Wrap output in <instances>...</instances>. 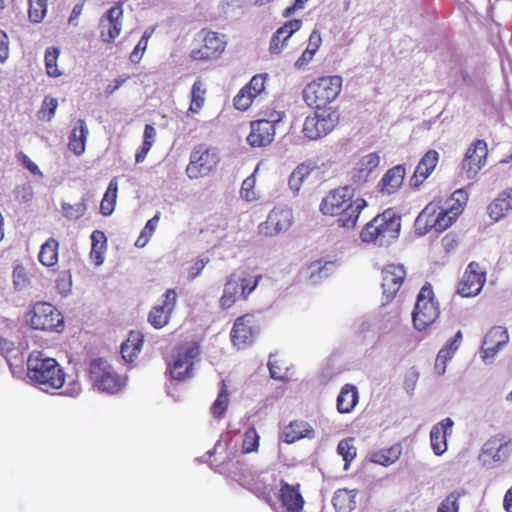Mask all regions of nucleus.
I'll return each instance as SVG.
<instances>
[{
  "instance_id": "f257e3e1",
  "label": "nucleus",
  "mask_w": 512,
  "mask_h": 512,
  "mask_svg": "<svg viewBox=\"0 0 512 512\" xmlns=\"http://www.w3.org/2000/svg\"><path fill=\"white\" fill-rule=\"evenodd\" d=\"M366 206V200L360 197L353 199V190L344 186L331 191L323 198L320 210L324 215H337L340 227L353 228Z\"/></svg>"
},
{
  "instance_id": "f03ea898",
  "label": "nucleus",
  "mask_w": 512,
  "mask_h": 512,
  "mask_svg": "<svg viewBox=\"0 0 512 512\" xmlns=\"http://www.w3.org/2000/svg\"><path fill=\"white\" fill-rule=\"evenodd\" d=\"M342 88V78L337 75L324 76L313 80L303 90L305 103L315 109L327 108L326 105L337 98Z\"/></svg>"
},
{
  "instance_id": "7ed1b4c3",
  "label": "nucleus",
  "mask_w": 512,
  "mask_h": 512,
  "mask_svg": "<svg viewBox=\"0 0 512 512\" xmlns=\"http://www.w3.org/2000/svg\"><path fill=\"white\" fill-rule=\"evenodd\" d=\"M240 484L268 505H273V496L278 488L277 477L268 471H247L239 477Z\"/></svg>"
},
{
  "instance_id": "20e7f679",
  "label": "nucleus",
  "mask_w": 512,
  "mask_h": 512,
  "mask_svg": "<svg viewBox=\"0 0 512 512\" xmlns=\"http://www.w3.org/2000/svg\"><path fill=\"white\" fill-rule=\"evenodd\" d=\"M201 350L197 342H186L175 352L173 362L169 365V373L174 380L185 381L192 377L193 366L199 360Z\"/></svg>"
},
{
  "instance_id": "39448f33",
  "label": "nucleus",
  "mask_w": 512,
  "mask_h": 512,
  "mask_svg": "<svg viewBox=\"0 0 512 512\" xmlns=\"http://www.w3.org/2000/svg\"><path fill=\"white\" fill-rule=\"evenodd\" d=\"M439 316V308L434 301L432 286L426 283L417 296L412 320L415 329L422 331L431 325Z\"/></svg>"
},
{
  "instance_id": "423d86ee",
  "label": "nucleus",
  "mask_w": 512,
  "mask_h": 512,
  "mask_svg": "<svg viewBox=\"0 0 512 512\" xmlns=\"http://www.w3.org/2000/svg\"><path fill=\"white\" fill-rule=\"evenodd\" d=\"M339 114L331 107L316 109L307 116L303 124V134L310 140H318L329 134L337 125Z\"/></svg>"
},
{
  "instance_id": "0eeeda50",
  "label": "nucleus",
  "mask_w": 512,
  "mask_h": 512,
  "mask_svg": "<svg viewBox=\"0 0 512 512\" xmlns=\"http://www.w3.org/2000/svg\"><path fill=\"white\" fill-rule=\"evenodd\" d=\"M220 157L216 148L205 144L197 145L190 154L186 168L187 176L191 179L207 176L219 163Z\"/></svg>"
},
{
  "instance_id": "6e6552de",
  "label": "nucleus",
  "mask_w": 512,
  "mask_h": 512,
  "mask_svg": "<svg viewBox=\"0 0 512 512\" xmlns=\"http://www.w3.org/2000/svg\"><path fill=\"white\" fill-rule=\"evenodd\" d=\"M278 493L273 496V505H269L275 512H303L305 499L299 483L289 484L279 481Z\"/></svg>"
},
{
  "instance_id": "1a4fd4ad",
  "label": "nucleus",
  "mask_w": 512,
  "mask_h": 512,
  "mask_svg": "<svg viewBox=\"0 0 512 512\" xmlns=\"http://www.w3.org/2000/svg\"><path fill=\"white\" fill-rule=\"evenodd\" d=\"M460 205L452 206L450 209H440L437 213L432 205H428L418 216L416 224L419 225L425 219V232L434 228L442 232L449 228L460 214Z\"/></svg>"
},
{
  "instance_id": "9d476101",
  "label": "nucleus",
  "mask_w": 512,
  "mask_h": 512,
  "mask_svg": "<svg viewBox=\"0 0 512 512\" xmlns=\"http://www.w3.org/2000/svg\"><path fill=\"white\" fill-rule=\"evenodd\" d=\"M65 373L53 358L34 354V384H64Z\"/></svg>"
},
{
  "instance_id": "9b49d317",
  "label": "nucleus",
  "mask_w": 512,
  "mask_h": 512,
  "mask_svg": "<svg viewBox=\"0 0 512 512\" xmlns=\"http://www.w3.org/2000/svg\"><path fill=\"white\" fill-rule=\"evenodd\" d=\"M511 452V439L503 434H497L488 439L480 454V460L485 466L492 467L506 460Z\"/></svg>"
},
{
  "instance_id": "f8f14e48",
  "label": "nucleus",
  "mask_w": 512,
  "mask_h": 512,
  "mask_svg": "<svg viewBox=\"0 0 512 512\" xmlns=\"http://www.w3.org/2000/svg\"><path fill=\"white\" fill-rule=\"evenodd\" d=\"M488 155L487 143L484 140H475L466 150L461 162V169L468 180H473L485 166Z\"/></svg>"
},
{
  "instance_id": "ddd939ff",
  "label": "nucleus",
  "mask_w": 512,
  "mask_h": 512,
  "mask_svg": "<svg viewBox=\"0 0 512 512\" xmlns=\"http://www.w3.org/2000/svg\"><path fill=\"white\" fill-rule=\"evenodd\" d=\"M64 327L60 312L47 302L34 303V330L59 332Z\"/></svg>"
},
{
  "instance_id": "4468645a",
  "label": "nucleus",
  "mask_w": 512,
  "mask_h": 512,
  "mask_svg": "<svg viewBox=\"0 0 512 512\" xmlns=\"http://www.w3.org/2000/svg\"><path fill=\"white\" fill-rule=\"evenodd\" d=\"M486 282V273L479 264L471 262L458 285V293L462 297H473L478 295Z\"/></svg>"
},
{
  "instance_id": "2eb2a0df",
  "label": "nucleus",
  "mask_w": 512,
  "mask_h": 512,
  "mask_svg": "<svg viewBox=\"0 0 512 512\" xmlns=\"http://www.w3.org/2000/svg\"><path fill=\"white\" fill-rule=\"evenodd\" d=\"M123 9L121 4L112 6L100 21V37L106 43H112L122 30Z\"/></svg>"
},
{
  "instance_id": "dca6fc26",
  "label": "nucleus",
  "mask_w": 512,
  "mask_h": 512,
  "mask_svg": "<svg viewBox=\"0 0 512 512\" xmlns=\"http://www.w3.org/2000/svg\"><path fill=\"white\" fill-rule=\"evenodd\" d=\"M374 219L380 228V246H389L399 236L401 217L387 210Z\"/></svg>"
},
{
  "instance_id": "f3484780",
  "label": "nucleus",
  "mask_w": 512,
  "mask_h": 512,
  "mask_svg": "<svg viewBox=\"0 0 512 512\" xmlns=\"http://www.w3.org/2000/svg\"><path fill=\"white\" fill-rule=\"evenodd\" d=\"M163 297L162 304L154 306L148 315L149 323L156 329L163 328L168 323L177 302L175 289H168Z\"/></svg>"
},
{
  "instance_id": "a211bd4d",
  "label": "nucleus",
  "mask_w": 512,
  "mask_h": 512,
  "mask_svg": "<svg viewBox=\"0 0 512 512\" xmlns=\"http://www.w3.org/2000/svg\"><path fill=\"white\" fill-rule=\"evenodd\" d=\"M292 214L288 209H273L267 220L259 225L260 234L274 236L289 229Z\"/></svg>"
},
{
  "instance_id": "6ab92c4d",
  "label": "nucleus",
  "mask_w": 512,
  "mask_h": 512,
  "mask_svg": "<svg viewBox=\"0 0 512 512\" xmlns=\"http://www.w3.org/2000/svg\"><path fill=\"white\" fill-rule=\"evenodd\" d=\"M406 272L403 265L389 264L382 270V288L387 301L391 300L400 289Z\"/></svg>"
},
{
  "instance_id": "aec40b11",
  "label": "nucleus",
  "mask_w": 512,
  "mask_h": 512,
  "mask_svg": "<svg viewBox=\"0 0 512 512\" xmlns=\"http://www.w3.org/2000/svg\"><path fill=\"white\" fill-rule=\"evenodd\" d=\"M203 42L204 44L200 49L191 52V57L194 60L215 58L225 49V41L216 32H207Z\"/></svg>"
},
{
  "instance_id": "412c9836",
  "label": "nucleus",
  "mask_w": 512,
  "mask_h": 512,
  "mask_svg": "<svg viewBox=\"0 0 512 512\" xmlns=\"http://www.w3.org/2000/svg\"><path fill=\"white\" fill-rule=\"evenodd\" d=\"M301 26L302 20L292 19L279 27L271 37L269 46L270 53L280 54L287 46V41L301 28Z\"/></svg>"
},
{
  "instance_id": "4be33fe9",
  "label": "nucleus",
  "mask_w": 512,
  "mask_h": 512,
  "mask_svg": "<svg viewBox=\"0 0 512 512\" xmlns=\"http://www.w3.org/2000/svg\"><path fill=\"white\" fill-rule=\"evenodd\" d=\"M253 316L250 314L238 317L231 330V340L234 345L242 347L252 342L255 329L253 327Z\"/></svg>"
},
{
  "instance_id": "5701e85b",
  "label": "nucleus",
  "mask_w": 512,
  "mask_h": 512,
  "mask_svg": "<svg viewBox=\"0 0 512 512\" xmlns=\"http://www.w3.org/2000/svg\"><path fill=\"white\" fill-rule=\"evenodd\" d=\"M89 379L92 384H119L112 366L103 358L91 360Z\"/></svg>"
},
{
  "instance_id": "b1692460",
  "label": "nucleus",
  "mask_w": 512,
  "mask_h": 512,
  "mask_svg": "<svg viewBox=\"0 0 512 512\" xmlns=\"http://www.w3.org/2000/svg\"><path fill=\"white\" fill-rule=\"evenodd\" d=\"M439 161V153L436 150L427 151L419 161L410 179L412 187H419L434 171Z\"/></svg>"
},
{
  "instance_id": "393cba45",
  "label": "nucleus",
  "mask_w": 512,
  "mask_h": 512,
  "mask_svg": "<svg viewBox=\"0 0 512 512\" xmlns=\"http://www.w3.org/2000/svg\"><path fill=\"white\" fill-rule=\"evenodd\" d=\"M315 430L307 421L296 419L286 425L281 432V439L287 444H292L303 438L311 439Z\"/></svg>"
},
{
  "instance_id": "a878e982",
  "label": "nucleus",
  "mask_w": 512,
  "mask_h": 512,
  "mask_svg": "<svg viewBox=\"0 0 512 512\" xmlns=\"http://www.w3.org/2000/svg\"><path fill=\"white\" fill-rule=\"evenodd\" d=\"M275 131L270 122H264L260 119L253 121L251 123V132L247 136V142L252 147L266 146L274 140Z\"/></svg>"
},
{
  "instance_id": "bb28decb",
  "label": "nucleus",
  "mask_w": 512,
  "mask_h": 512,
  "mask_svg": "<svg viewBox=\"0 0 512 512\" xmlns=\"http://www.w3.org/2000/svg\"><path fill=\"white\" fill-rule=\"evenodd\" d=\"M453 421L451 418H445L436 425H434L430 431V443L433 452L440 456L447 450V431L452 428Z\"/></svg>"
},
{
  "instance_id": "cd10ccee",
  "label": "nucleus",
  "mask_w": 512,
  "mask_h": 512,
  "mask_svg": "<svg viewBox=\"0 0 512 512\" xmlns=\"http://www.w3.org/2000/svg\"><path fill=\"white\" fill-rule=\"evenodd\" d=\"M405 173V168L402 165H396L389 169L378 184L381 193L390 195L397 191L403 184Z\"/></svg>"
},
{
  "instance_id": "c85d7f7f",
  "label": "nucleus",
  "mask_w": 512,
  "mask_h": 512,
  "mask_svg": "<svg viewBox=\"0 0 512 512\" xmlns=\"http://www.w3.org/2000/svg\"><path fill=\"white\" fill-rule=\"evenodd\" d=\"M241 279L236 273L230 274L224 284L223 294L219 300L222 309L231 308L240 297Z\"/></svg>"
},
{
  "instance_id": "c756f323",
  "label": "nucleus",
  "mask_w": 512,
  "mask_h": 512,
  "mask_svg": "<svg viewBox=\"0 0 512 512\" xmlns=\"http://www.w3.org/2000/svg\"><path fill=\"white\" fill-rule=\"evenodd\" d=\"M463 339V334L459 330L454 337L448 341V343L440 349L435 360V370L438 374L442 375L445 373L446 364L452 359L455 352L460 347Z\"/></svg>"
},
{
  "instance_id": "7c9ffc66",
  "label": "nucleus",
  "mask_w": 512,
  "mask_h": 512,
  "mask_svg": "<svg viewBox=\"0 0 512 512\" xmlns=\"http://www.w3.org/2000/svg\"><path fill=\"white\" fill-rule=\"evenodd\" d=\"M89 130L83 119H78L69 136V149L77 156L85 152Z\"/></svg>"
},
{
  "instance_id": "2f4dec72",
  "label": "nucleus",
  "mask_w": 512,
  "mask_h": 512,
  "mask_svg": "<svg viewBox=\"0 0 512 512\" xmlns=\"http://www.w3.org/2000/svg\"><path fill=\"white\" fill-rule=\"evenodd\" d=\"M380 157L377 153H369L363 156L356 165L352 176L354 183L362 184L367 181L370 173L379 165Z\"/></svg>"
},
{
  "instance_id": "473e14b6",
  "label": "nucleus",
  "mask_w": 512,
  "mask_h": 512,
  "mask_svg": "<svg viewBox=\"0 0 512 512\" xmlns=\"http://www.w3.org/2000/svg\"><path fill=\"white\" fill-rule=\"evenodd\" d=\"M512 209V188L503 191L499 196L488 206L489 216L499 221L504 218Z\"/></svg>"
},
{
  "instance_id": "72a5a7b5",
  "label": "nucleus",
  "mask_w": 512,
  "mask_h": 512,
  "mask_svg": "<svg viewBox=\"0 0 512 512\" xmlns=\"http://www.w3.org/2000/svg\"><path fill=\"white\" fill-rule=\"evenodd\" d=\"M357 489H338L332 498V504L336 512H352L356 508Z\"/></svg>"
},
{
  "instance_id": "f704fd0d",
  "label": "nucleus",
  "mask_w": 512,
  "mask_h": 512,
  "mask_svg": "<svg viewBox=\"0 0 512 512\" xmlns=\"http://www.w3.org/2000/svg\"><path fill=\"white\" fill-rule=\"evenodd\" d=\"M32 360V353H29L26 356V363H25V357L22 352H20L18 349L15 350L11 355L6 356V361L10 367L11 372L13 375H15L18 379H23L22 376L26 371V375L32 379L30 376V372L32 371V368L30 366V362Z\"/></svg>"
},
{
  "instance_id": "c9c22d12",
  "label": "nucleus",
  "mask_w": 512,
  "mask_h": 512,
  "mask_svg": "<svg viewBox=\"0 0 512 512\" xmlns=\"http://www.w3.org/2000/svg\"><path fill=\"white\" fill-rule=\"evenodd\" d=\"M402 454V446L399 443L389 448H382L371 454L370 460L375 464L390 466L394 464Z\"/></svg>"
},
{
  "instance_id": "e433bc0d",
  "label": "nucleus",
  "mask_w": 512,
  "mask_h": 512,
  "mask_svg": "<svg viewBox=\"0 0 512 512\" xmlns=\"http://www.w3.org/2000/svg\"><path fill=\"white\" fill-rule=\"evenodd\" d=\"M343 371L342 358L339 353H333L326 358L320 368L319 378L321 381L328 382L333 380L334 376Z\"/></svg>"
},
{
  "instance_id": "4c0bfd02",
  "label": "nucleus",
  "mask_w": 512,
  "mask_h": 512,
  "mask_svg": "<svg viewBox=\"0 0 512 512\" xmlns=\"http://www.w3.org/2000/svg\"><path fill=\"white\" fill-rule=\"evenodd\" d=\"M315 167L316 166L311 162H303L292 171L288 179V185L295 195L298 194L304 180L311 174Z\"/></svg>"
},
{
  "instance_id": "58836bf2",
  "label": "nucleus",
  "mask_w": 512,
  "mask_h": 512,
  "mask_svg": "<svg viewBox=\"0 0 512 512\" xmlns=\"http://www.w3.org/2000/svg\"><path fill=\"white\" fill-rule=\"evenodd\" d=\"M358 403L356 386H343L337 397V409L340 413H350Z\"/></svg>"
},
{
  "instance_id": "ea45409f",
  "label": "nucleus",
  "mask_w": 512,
  "mask_h": 512,
  "mask_svg": "<svg viewBox=\"0 0 512 512\" xmlns=\"http://www.w3.org/2000/svg\"><path fill=\"white\" fill-rule=\"evenodd\" d=\"M142 344V335L139 332H131L128 339L121 345L122 358L127 362H132L140 353Z\"/></svg>"
},
{
  "instance_id": "a19ab883",
  "label": "nucleus",
  "mask_w": 512,
  "mask_h": 512,
  "mask_svg": "<svg viewBox=\"0 0 512 512\" xmlns=\"http://www.w3.org/2000/svg\"><path fill=\"white\" fill-rule=\"evenodd\" d=\"M59 243L54 238H49L40 248L38 254L39 262L46 266L52 267L58 262Z\"/></svg>"
},
{
  "instance_id": "79ce46f5",
  "label": "nucleus",
  "mask_w": 512,
  "mask_h": 512,
  "mask_svg": "<svg viewBox=\"0 0 512 512\" xmlns=\"http://www.w3.org/2000/svg\"><path fill=\"white\" fill-rule=\"evenodd\" d=\"M509 343V334L505 327L494 326L484 336L482 344L496 348H504Z\"/></svg>"
},
{
  "instance_id": "37998d69",
  "label": "nucleus",
  "mask_w": 512,
  "mask_h": 512,
  "mask_svg": "<svg viewBox=\"0 0 512 512\" xmlns=\"http://www.w3.org/2000/svg\"><path fill=\"white\" fill-rule=\"evenodd\" d=\"M117 193L118 181L117 178L114 177L110 180L100 204V212L102 215L110 216L113 213L116 204Z\"/></svg>"
},
{
  "instance_id": "c03bdc74",
  "label": "nucleus",
  "mask_w": 512,
  "mask_h": 512,
  "mask_svg": "<svg viewBox=\"0 0 512 512\" xmlns=\"http://www.w3.org/2000/svg\"><path fill=\"white\" fill-rule=\"evenodd\" d=\"M267 366L272 379L283 382L297 381V378L293 377L294 371L292 368L280 365L274 355H270Z\"/></svg>"
},
{
  "instance_id": "a18cd8bd",
  "label": "nucleus",
  "mask_w": 512,
  "mask_h": 512,
  "mask_svg": "<svg viewBox=\"0 0 512 512\" xmlns=\"http://www.w3.org/2000/svg\"><path fill=\"white\" fill-rule=\"evenodd\" d=\"M335 266L334 261H327L324 264L321 261L312 263L310 266L312 283L316 284L323 278H327L333 272Z\"/></svg>"
},
{
  "instance_id": "49530a36",
  "label": "nucleus",
  "mask_w": 512,
  "mask_h": 512,
  "mask_svg": "<svg viewBox=\"0 0 512 512\" xmlns=\"http://www.w3.org/2000/svg\"><path fill=\"white\" fill-rule=\"evenodd\" d=\"M206 90L201 80H196L191 90V103L189 111L192 113H198L202 108L205 101Z\"/></svg>"
},
{
  "instance_id": "de8ad7c7",
  "label": "nucleus",
  "mask_w": 512,
  "mask_h": 512,
  "mask_svg": "<svg viewBox=\"0 0 512 512\" xmlns=\"http://www.w3.org/2000/svg\"><path fill=\"white\" fill-rule=\"evenodd\" d=\"M354 438L342 439L337 447L338 453L342 456L345 461L344 469L347 470L350 463L357 455V448L353 444Z\"/></svg>"
},
{
  "instance_id": "09e8293b",
  "label": "nucleus",
  "mask_w": 512,
  "mask_h": 512,
  "mask_svg": "<svg viewBox=\"0 0 512 512\" xmlns=\"http://www.w3.org/2000/svg\"><path fill=\"white\" fill-rule=\"evenodd\" d=\"M259 442L260 436L257 433L255 427H250L244 433L243 441H242V451L243 453H252L258 452L259 450Z\"/></svg>"
},
{
  "instance_id": "8fccbe9b",
  "label": "nucleus",
  "mask_w": 512,
  "mask_h": 512,
  "mask_svg": "<svg viewBox=\"0 0 512 512\" xmlns=\"http://www.w3.org/2000/svg\"><path fill=\"white\" fill-rule=\"evenodd\" d=\"M360 238L365 243H373L380 246V228L375 224L374 218L363 227Z\"/></svg>"
},
{
  "instance_id": "3c124183",
  "label": "nucleus",
  "mask_w": 512,
  "mask_h": 512,
  "mask_svg": "<svg viewBox=\"0 0 512 512\" xmlns=\"http://www.w3.org/2000/svg\"><path fill=\"white\" fill-rule=\"evenodd\" d=\"M60 51L56 47H50L45 52V67L46 72L51 77H58L61 75L57 67V59Z\"/></svg>"
},
{
  "instance_id": "603ef678",
  "label": "nucleus",
  "mask_w": 512,
  "mask_h": 512,
  "mask_svg": "<svg viewBox=\"0 0 512 512\" xmlns=\"http://www.w3.org/2000/svg\"><path fill=\"white\" fill-rule=\"evenodd\" d=\"M229 405V393L227 389H221L211 407V413L216 418H221Z\"/></svg>"
},
{
  "instance_id": "864d4df0",
  "label": "nucleus",
  "mask_w": 512,
  "mask_h": 512,
  "mask_svg": "<svg viewBox=\"0 0 512 512\" xmlns=\"http://www.w3.org/2000/svg\"><path fill=\"white\" fill-rule=\"evenodd\" d=\"M266 78V74H257L253 76L250 82L243 87L244 92L250 93L252 96L257 97L265 89Z\"/></svg>"
},
{
  "instance_id": "5fc2aeb1",
  "label": "nucleus",
  "mask_w": 512,
  "mask_h": 512,
  "mask_svg": "<svg viewBox=\"0 0 512 512\" xmlns=\"http://www.w3.org/2000/svg\"><path fill=\"white\" fill-rule=\"evenodd\" d=\"M262 276L257 275L255 277H241V286H240V297L243 300H246L249 295L257 288L259 285V281Z\"/></svg>"
},
{
  "instance_id": "6e6d98bb",
  "label": "nucleus",
  "mask_w": 512,
  "mask_h": 512,
  "mask_svg": "<svg viewBox=\"0 0 512 512\" xmlns=\"http://www.w3.org/2000/svg\"><path fill=\"white\" fill-rule=\"evenodd\" d=\"M262 276L257 275L255 277H241V286H240V297L243 300H246L249 295L257 288L259 285V281Z\"/></svg>"
},
{
  "instance_id": "4d7b16f0",
  "label": "nucleus",
  "mask_w": 512,
  "mask_h": 512,
  "mask_svg": "<svg viewBox=\"0 0 512 512\" xmlns=\"http://www.w3.org/2000/svg\"><path fill=\"white\" fill-rule=\"evenodd\" d=\"M63 215L72 220H77L82 217L86 211V204L84 202H78L74 205L63 203L62 204Z\"/></svg>"
},
{
  "instance_id": "13d9d810",
  "label": "nucleus",
  "mask_w": 512,
  "mask_h": 512,
  "mask_svg": "<svg viewBox=\"0 0 512 512\" xmlns=\"http://www.w3.org/2000/svg\"><path fill=\"white\" fill-rule=\"evenodd\" d=\"M57 106V99L46 97L43 101L41 109L38 111V118L40 120L50 121L55 114Z\"/></svg>"
},
{
  "instance_id": "bf43d9fd",
  "label": "nucleus",
  "mask_w": 512,
  "mask_h": 512,
  "mask_svg": "<svg viewBox=\"0 0 512 512\" xmlns=\"http://www.w3.org/2000/svg\"><path fill=\"white\" fill-rule=\"evenodd\" d=\"M459 494L452 492L439 505L438 512H458L459 511Z\"/></svg>"
},
{
  "instance_id": "052dcab7",
  "label": "nucleus",
  "mask_w": 512,
  "mask_h": 512,
  "mask_svg": "<svg viewBox=\"0 0 512 512\" xmlns=\"http://www.w3.org/2000/svg\"><path fill=\"white\" fill-rule=\"evenodd\" d=\"M13 283L17 290H22L27 287L29 279L25 268L21 265H17L13 271Z\"/></svg>"
},
{
  "instance_id": "680f3d73",
  "label": "nucleus",
  "mask_w": 512,
  "mask_h": 512,
  "mask_svg": "<svg viewBox=\"0 0 512 512\" xmlns=\"http://www.w3.org/2000/svg\"><path fill=\"white\" fill-rule=\"evenodd\" d=\"M501 350H502V348H496V347H492V346L489 347L487 345L481 344L480 349H479V356H480L481 360L484 362V364L490 365L495 361L498 353Z\"/></svg>"
},
{
  "instance_id": "e2e57ef3",
  "label": "nucleus",
  "mask_w": 512,
  "mask_h": 512,
  "mask_svg": "<svg viewBox=\"0 0 512 512\" xmlns=\"http://www.w3.org/2000/svg\"><path fill=\"white\" fill-rule=\"evenodd\" d=\"M254 98L252 94L244 92V88H242L234 97V106L238 110L245 111L251 106Z\"/></svg>"
},
{
  "instance_id": "0e129e2a",
  "label": "nucleus",
  "mask_w": 512,
  "mask_h": 512,
  "mask_svg": "<svg viewBox=\"0 0 512 512\" xmlns=\"http://www.w3.org/2000/svg\"><path fill=\"white\" fill-rule=\"evenodd\" d=\"M16 199L20 202H29L32 199V186L29 182L15 189Z\"/></svg>"
},
{
  "instance_id": "69168bd1",
  "label": "nucleus",
  "mask_w": 512,
  "mask_h": 512,
  "mask_svg": "<svg viewBox=\"0 0 512 512\" xmlns=\"http://www.w3.org/2000/svg\"><path fill=\"white\" fill-rule=\"evenodd\" d=\"M9 56V41L6 32L0 30V63H4Z\"/></svg>"
},
{
  "instance_id": "338daca9",
  "label": "nucleus",
  "mask_w": 512,
  "mask_h": 512,
  "mask_svg": "<svg viewBox=\"0 0 512 512\" xmlns=\"http://www.w3.org/2000/svg\"><path fill=\"white\" fill-rule=\"evenodd\" d=\"M92 248H107V239L102 231L95 230L91 234Z\"/></svg>"
},
{
  "instance_id": "774afa93",
  "label": "nucleus",
  "mask_w": 512,
  "mask_h": 512,
  "mask_svg": "<svg viewBox=\"0 0 512 512\" xmlns=\"http://www.w3.org/2000/svg\"><path fill=\"white\" fill-rule=\"evenodd\" d=\"M321 43H322V38H321L320 32L317 30H314L310 34L308 46L306 49L310 50L311 52H313L315 54L318 51Z\"/></svg>"
}]
</instances>
